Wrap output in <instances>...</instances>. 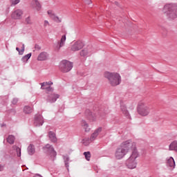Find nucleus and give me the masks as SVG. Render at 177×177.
<instances>
[{
    "instance_id": "1",
    "label": "nucleus",
    "mask_w": 177,
    "mask_h": 177,
    "mask_svg": "<svg viewBox=\"0 0 177 177\" xmlns=\"http://www.w3.org/2000/svg\"><path fill=\"white\" fill-rule=\"evenodd\" d=\"M136 149V143L133 142L132 140H128L122 142L120 145L116 149L115 152V157L116 160H122L129 153V150Z\"/></svg>"
},
{
    "instance_id": "2",
    "label": "nucleus",
    "mask_w": 177,
    "mask_h": 177,
    "mask_svg": "<svg viewBox=\"0 0 177 177\" xmlns=\"http://www.w3.org/2000/svg\"><path fill=\"white\" fill-rule=\"evenodd\" d=\"M164 10L167 12L166 17L168 20L172 21L177 19V4L176 3H167L164 6Z\"/></svg>"
},
{
    "instance_id": "3",
    "label": "nucleus",
    "mask_w": 177,
    "mask_h": 177,
    "mask_svg": "<svg viewBox=\"0 0 177 177\" xmlns=\"http://www.w3.org/2000/svg\"><path fill=\"white\" fill-rule=\"evenodd\" d=\"M139 157V152L138 149H134L130 157L126 160L125 165L129 169H135L138 165V162H136V158Z\"/></svg>"
},
{
    "instance_id": "4",
    "label": "nucleus",
    "mask_w": 177,
    "mask_h": 177,
    "mask_svg": "<svg viewBox=\"0 0 177 177\" xmlns=\"http://www.w3.org/2000/svg\"><path fill=\"white\" fill-rule=\"evenodd\" d=\"M104 77L108 80L111 86H117L121 84V75L117 73L105 72Z\"/></svg>"
},
{
    "instance_id": "5",
    "label": "nucleus",
    "mask_w": 177,
    "mask_h": 177,
    "mask_svg": "<svg viewBox=\"0 0 177 177\" xmlns=\"http://www.w3.org/2000/svg\"><path fill=\"white\" fill-rule=\"evenodd\" d=\"M137 111L139 115H141L142 117H147V115L150 114V106L149 104L140 101L138 104Z\"/></svg>"
},
{
    "instance_id": "6",
    "label": "nucleus",
    "mask_w": 177,
    "mask_h": 177,
    "mask_svg": "<svg viewBox=\"0 0 177 177\" xmlns=\"http://www.w3.org/2000/svg\"><path fill=\"white\" fill-rule=\"evenodd\" d=\"M59 69L62 73H68L73 69V62L64 59L59 64Z\"/></svg>"
},
{
    "instance_id": "7",
    "label": "nucleus",
    "mask_w": 177,
    "mask_h": 177,
    "mask_svg": "<svg viewBox=\"0 0 177 177\" xmlns=\"http://www.w3.org/2000/svg\"><path fill=\"white\" fill-rule=\"evenodd\" d=\"M93 53V47L92 46H88L80 51V56L82 57H88Z\"/></svg>"
},
{
    "instance_id": "8",
    "label": "nucleus",
    "mask_w": 177,
    "mask_h": 177,
    "mask_svg": "<svg viewBox=\"0 0 177 177\" xmlns=\"http://www.w3.org/2000/svg\"><path fill=\"white\" fill-rule=\"evenodd\" d=\"M84 46H85V44L82 41L78 40L72 45L71 50L73 52H77L82 49Z\"/></svg>"
},
{
    "instance_id": "9",
    "label": "nucleus",
    "mask_w": 177,
    "mask_h": 177,
    "mask_svg": "<svg viewBox=\"0 0 177 177\" xmlns=\"http://www.w3.org/2000/svg\"><path fill=\"white\" fill-rule=\"evenodd\" d=\"M44 116L41 114H36L34 118L35 127H42L44 125Z\"/></svg>"
},
{
    "instance_id": "10",
    "label": "nucleus",
    "mask_w": 177,
    "mask_h": 177,
    "mask_svg": "<svg viewBox=\"0 0 177 177\" xmlns=\"http://www.w3.org/2000/svg\"><path fill=\"white\" fill-rule=\"evenodd\" d=\"M44 150L46 151V153H48V154H50V156L53 157H56L57 153L55 151V149L52 145L47 144L45 147H44Z\"/></svg>"
},
{
    "instance_id": "11",
    "label": "nucleus",
    "mask_w": 177,
    "mask_h": 177,
    "mask_svg": "<svg viewBox=\"0 0 177 177\" xmlns=\"http://www.w3.org/2000/svg\"><path fill=\"white\" fill-rule=\"evenodd\" d=\"M21 16H23V10L20 9L14 10L11 14V18L13 19V20H20Z\"/></svg>"
},
{
    "instance_id": "12",
    "label": "nucleus",
    "mask_w": 177,
    "mask_h": 177,
    "mask_svg": "<svg viewBox=\"0 0 177 177\" xmlns=\"http://www.w3.org/2000/svg\"><path fill=\"white\" fill-rule=\"evenodd\" d=\"M85 115L87 120H89V121H91V122H93V121H96V115L95 113H93L91 110L86 109Z\"/></svg>"
},
{
    "instance_id": "13",
    "label": "nucleus",
    "mask_w": 177,
    "mask_h": 177,
    "mask_svg": "<svg viewBox=\"0 0 177 177\" xmlns=\"http://www.w3.org/2000/svg\"><path fill=\"white\" fill-rule=\"evenodd\" d=\"M59 97H60L59 94L51 93L48 95L47 102H49V103H55Z\"/></svg>"
},
{
    "instance_id": "14",
    "label": "nucleus",
    "mask_w": 177,
    "mask_h": 177,
    "mask_svg": "<svg viewBox=\"0 0 177 177\" xmlns=\"http://www.w3.org/2000/svg\"><path fill=\"white\" fill-rule=\"evenodd\" d=\"M48 15H49L50 19L56 21V23H62V19L59 18V17L56 16V15L52 10H48L47 12Z\"/></svg>"
},
{
    "instance_id": "15",
    "label": "nucleus",
    "mask_w": 177,
    "mask_h": 177,
    "mask_svg": "<svg viewBox=\"0 0 177 177\" xmlns=\"http://www.w3.org/2000/svg\"><path fill=\"white\" fill-rule=\"evenodd\" d=\"M120 110L122 114H124V115H125L127 118L131 120V115L129 114V111H128V109H127V106L125 105L121 104Z\"/></svg>"
},
{
    "instance_id": "16",
    "label": "nucleus",
    "mask_w": 177,
    "mask_h": 177,
    "mask_svg": "<svg viewBox=\"0 0 177 177\" xmlns=\"http://www.w3.org/2000/svg\"><path fill=\"white\" fill-rule=\"evenodd\" d=\"M102 132V127H99L93 133L91 134V136L90 138L91 142H93V140H96V138L99 136V133Z\"/></svg>"
},
{
    "instance_id": "17",
    "label": "nucleus",
    "mask_w": 177,
    "mask_h": 177,
    "mask_svg": "<svg viewBox=\"0 0 177 177\" xmlns=\"http://www.w3.org/2000/svg\"><path fill=\"white\" fill-rule=\"evenodd\" d=\"M48 138L53 143H56L57 142V138H56V133L53 131L48 132Z\"/></svg>"
},
{
    "instance_id": "18",
    "label": "nucleus",
    "mask_w": 177,
    "mask_h": 177,
    "mask_svg": "<svg viewBox=\"0 0 177 177\" xmlns=\"http://www.w3.org/2000/svg\"><path fill=\"white\" fill-rule=\"evenodd\" d=\"M27 151L29 156H34V154H35V146L32 144L29 145L27 148Z\"/></svg>"
},
{
    "instance_id": "19",
    "label": "nucleus",
    "mask_w": 177,
    "mask_h": 177,
    "mask_svg": "<svg viewBox=\"0 0 177 177\" xmlns=\"http://www.w3.org/2000/svg\"><path fill=\"white\" fill-rule=\"evenodd\" d=\"M32 6L33 9H36L37 12H39L41 10V4L38 1V0H33L32 1Z\"/></svg>"
},
{
    "instance_id": "20",
    "label": "nucleus",
    "mask_w": 177,
    "mask_h": 177,
    "mask_svg": "<svg viewBox=\"0 0 177 177\" xmlns=\"http://www.w3.org/2000/svg\"><path fill=\"white\" fill-rule=\"evenodd\" d=\"M46 59H48L46 52H41L37 57V60L39 62H44V60H46Z\"/></svg>"
},
{
    "instance_id": "21",
    "label": "nucleus",
    "mask_w": 177,
    "mask_h": 177,
    "mask_svg": "<svg viewBox=\"0 0 177 177\" xmlns=\"http://www.w3.org/2000/svg\"><path fill=\"white\" fill-rule=\"evenodd\" d=\"M167 166L171 167V168H175V160H174V158L170 157L169 159H167Z\"/></svg>"
},
{
    "instance_id": "22",
    "label": "nucleus",
    "mask_w": 177,
    "mask_h": 177,
    "mask_svg": "<svg viewBox=\"0 0 177 177\" xmlns=\"http://www.w3.org/2000/svg\"><path fill=\"white\" fill-rule=\"evenodd\" d=\"M64 42H66V35H62L60 42H58L59 48L57 49L64 46Z\"/></svg>"
},
{
    "instance_id": "23",
    "label": "nucleus",
    "mask_w": 177,
    "mask_h": 177,
    "mask_svg": "<svg viewBox=\"0 0 177 177\" xmlns=\"http://www.w3.org/2000/svg\"><path fill=\"white\" fill-rule=\"evenodd\" d=\"M82 127H83L86 132H89L91 131L89 125H88V123H86V121L85 120L82 121Z\"/></svg>"
},
{
    "instance_id": "24",
    "label": "nucleus",
    "mask_w": 177,
    "mask_h": 177,
    "mask_svg": "<svg viewBox=\"0 0 177 177\" xmlns=\"http://www.w3.org/2000/svg\"><path fill=\"white\" fill-rule=\"evenodd\" d=\"M169 150H174L175 151H177V142L174 141L172 142L169 146Z\"/></svg>"
},
{
    "instance_id": "25",
    "label": "nucleus",
    "mask_w": 177,
    "mask_h": 177,
    "mask_svg": "<svg viewBox=\"0 0 177 177\" xmlns=\"http://www.w3.org/2000/svg\"><path fill=\"white\" fill-rule=\"evenodd\" d=\"M15 139L16 138H15V136L9 135L8 137L7 138V142L10 145H13V143H15Z\"/></svg>"
},
{
    "instance_id": "26",
    "label": "nucleus",
    "mask_w": 177,
    "mask_h": 177,
    "mask_svg": "<svg viewBox=\"0 0 177 177\" xmlns=\"http://www.w3.org/2000/svg\"><path fill=\"white\" fill-rule=\"evenodd\" d=\"M32 54L31 53L24 55L22 58H21V62H23V63H27V62H28V59L31 57Z\"/></svg>"
},
{
    "instance_id": "27",
    "label": "nucleus",
    "mask_w": 177,
    "mask_h": 177,
    "mask_svg": "<svg viewBox=\"0 0 177 177\" xmlns=\"http://www.w3.org/2000/svg\"><path fill=\"white\" fill-rule=\"evenodd\" d=\"M32 111V108L28 106H25L24 108V112L25 114H30V113Z\"/></svg>"
},
{
    "instance_id": "28",
    "label": "nucleus",
    "mask_w": 177,
    "mask_h": 177,
    "mask_svg": "<svg viewBox=\"0 0 177 177\" xmlns=\"http://www.w3.org/2000/svg\"><path fill=\"white\" fill-rule=\"evenodd\" d=\"M41 89H46V91H47L48 92L47 93H48L49 95H50V93L53 92V88H52L50 86H48V87H41Z\"/></svg>"
},
{
    "instance_id": "29",
    "label": "nucleus",
    "mask_w": 177,
    "mask_h": 177,
    "mask_svg": "<svg viewBox=\"0 0 177 177\" xmlns=\"http://www.w3.org/2000/svg\"><path fill=\"white\" fill-rule=\"evenodd\" d=\"M64 160L65 162V167L67 168L68 171V167H70V165H68V161H70V158H68V156H64Z\"/></svg>"
},
{
    "instance_id": "30",
    "label": "nucleus",
    "mask_w": 177,
    "mask_h": 177,
    "mask_svg": "<svg viewBox=\"0 0 177 177\" xmlns=\"http://www.w3.org/2000/svg\"><path fill=\"white\" fill-rule=\"evenodd\" d=\"M82 142H83V145H84V146H88V145H89V144L91 143V142H92V141H91V138H86L83 139Z\"/></svg>"
},
{
    "instance_id": "31",
    "label": "nucleus",
    "mask_w": 177,
    "mask_h": 177,
    "mask_svg": "<svg viewBox=\"0 0 177 177\" xmlns=\"http://www.w3.org/2000/svg\"><path fill=\"white\" fill-rule=\"evenodd\" d=\"M84 156H85V158L87 161H91V152L90 151L84 152Z\"/></svg>"
},
{
    "instance_id": "32",
    "label": "nucleus",
    "mask_w": 177,
    "mask_h": 177,
    "mask_svg": "<svg viewBox=\"0 0 177 177\" xmlns=\"http://www.w3.org/2000/svg\"><path fill=\"white\" fill-rule=\"evenodd\" d=\"M13 147H14V149H16L17 157H21V149H20L19 147H17V146H14Z\"/></svg>"
},
{
    "instance_id": "33",
    "label": "nucleus",
    "mask_w": 177,
    "mask_h": 177,
    "mask_svg": "<svg viewBox=\"0 0 177 177\" xmlns=\"http://www.w3.org/2000/svg\"><path fill=\"white\" fill-rule=\"evenodd\" d=\"M40 85L41 86V88H44V86L48 85V86H50V85H53V82H43V83H40Z\"/></svg>"
},
{
    "instance_id": "34",
    "label": "nucleus",
    "mask_w": 177,
    "mask_h": 177,
    "mask_svg": "<svg viewBox=\"0 0 177 177\" xmlns=\"http://www.w3.org/2000/svg\"><path fill=\"white\" fill-rule=\"evenodd\" d=\"M25 21L26 24H32V22L31 21V17H26Z\"/></svg>"
},
{
    "instance_id": "35",
    "label": "nucleus",
    "mask_w": 177,
    "mask_h": 177,
    "mask_svg": "<svg viewBox=\"0 0 177 177\" xmlns=\"http://www.w3.org/2000/svg\"><path fill=\"white\" fill-rule=\"evenodd\" d=\"M11 2H12V5L15 6L20 2V0H11Z\"/></svg>"
},
{
    "instance_id": "36",
    "label": "nucleus",
    "mask_w": 177,
    "mask_h": 177,
    "mask_svg": "<svg viewBox=\"0 0 177 177\" xmlns=\"http://www.w3.org/2000/svg\"><path fill=\"white\" fill-rule=\"evenodd\" d=\"M49 26H50V24H49V21H48V20H45L44 23V27L46 28V27H48Z\"/></svg>"
},
{
    "instance_id": "37",
    "label": "nucleus",
    "mask_w": 177,
    "mask_h": 177,
    "mask_svg": "<svg viewBox=\"0 0 177 177\" xmlns=\"http://www.w3.org/2000/svg\"><path fill=\"white\" fill-rule=\"evenodd\" d=\"M24 50H25V46H24V44H23L21 50V51H19V55H23V53H24Z\"/></svg>"
},
{
    "instance_id": "38",
    "label": "nucleus",
    "mask_w": 177,
    "mask_h": 177,
    "mask_svg": "<svg viewBox=\"0 0 177 177\" xmlns=\"http://www.w3.org/2000/svg\"><path fill=\"white\" fill-rule=\"evenodd\" d=\"M35 49H36V50H41V46L38 44H35Z\"/></svg>"
},
{
    "instance_id": "39",
    "label": "nucleus",
    "mask_w": 177,
    "mask_h": 177,
    "mask_svg": "<svg viewBox=\"0 0 177 177\" xmlns=\"http://www.w3.org/2000/svg\"><path fill=\"white\" fill-rule=\"evenodd\" d=\"M17 102H19V100H18L17 98H14V99L12 100V104H17Z\"/></svg>"
},
{
    "instance_id": "40",
    "label": "nucleus",
    "mask_w": 177,
    "mask_h": 177,
    "mask_svg": "<svg viewBox=\"0 0 177 177\" xmlns=\"http://www.w3.org/2000/svg\"><path fill=\"white\" fill-rule=\"evenodd\" d=\"M84 2L87 5H91V3H92V0H84Z\"/></svg>"
},
{
    "instance_id": "41",
    "label": "nucleus",
    "mask_w": 177,
    "mask_h": 177,
    "mask_svg": "<svg viewBox=\"0 0 177 177\" xmlns=\"http://www.w3.org/2000/svg\"><path fill=\"white\" fill-rule=\"evenodd\" d=\"M58 48H59V42H57V46L55 47V50L57 52H59V50H60V49H57Z\"/></svg>"
},
{
    "instance_id": "42",
    "label": "nucleus",
    "mask_w": 177,
    "mask_h": 177,
    "mask_svg": "<svg viewBox=\"0 0 177 177\" xmlns=\"http://www.w3.org/2000/svg\"><path fill=\"white\" fill-rule=\"evenodd\" d=\"M4 168H5L4 165H0V172H2V171H3Z\"/></svg>"
},
{
    "instance_id": "43",
    "label": "nucleus",
    "mask_w": 177,
    "mask_h": 177,
    "mask_svg": "<svg viewBox=\"0 0 177 177\" xmlns=\"http://www.w3.org/2000/svg\"><path fill=\"white\" fill-rule=\"evenodd\" d=\"M16 50H17V52H19V55H20V52H21V50H20V48H19V47L16 48Z\"/></svg>"
},
{
    "instance_id": "44",
    "label": "nucleus",
    "mask_w": 177,
    "mask_h": 177,
    "mask_svg": "<svg viewBox=\"0 0 177 177\" xmlns=\"http://www.w3.org/2000/svg\"><path fill=\"white\" fill-rule=\"evenodd\" d=\"M44 88H48V85L44 86Z\"/></svg>"
}]
</instances>
